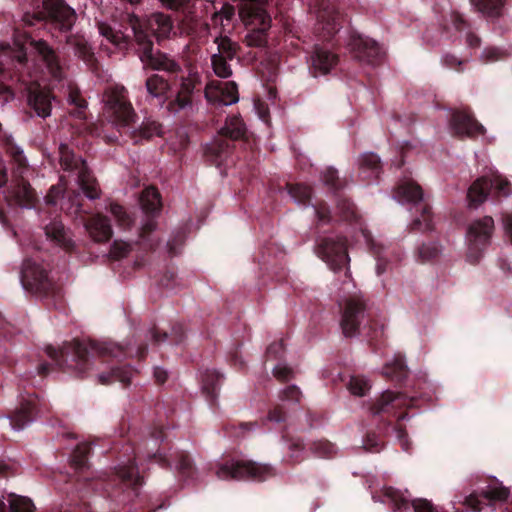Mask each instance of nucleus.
<instances>
[{"mask_svg":"<svg viewBox=\"0 0 512 512\" xmlns=\"http://www.w3.org/2000/svg\"><path fill=\"white\" fill-rule=\"evenodd\" d=\"M44 7L55 28L61 32H67L72 28L76 20L75 12L62 0H45Z\"/></svg>","mask_w":512,"mask_h":512,"instance_id":"13","label":"nucleus"},{"mask_svg":"<svg viewBox=\"0 0 512 512\" xmlns=\"http://www.w3.org/2000/svg\"><path fill=\"white\" fill-rule=\"evenodd\" d=\"M482 494L488 500L504 501L508 498L509 491L503 486H488Z\"/></svg>","mask_w":512,"mask_h":512,"instance_id":"42","label":"nucleus"},{"mask_svg":"<svg viewBox=\"0 0 512 512\" xmlns=\"http://www.w3.org/2000/svg\"><path fill=\"white\" fill-rule=\"evenodd\" d=\"M384 495L387 500L398 509L408 506V499L400 491L392 487L386 488Z\"/></svg>","mask_w":512,"mask_h":512,"instance_id":"41","label":"nucleus"},{"mask_svg":"<svg viewBox=\"0 0 512 512\" xmlns=\"http://www.w3.org/2000/svg\"><path fill=\"white\" fill-rule=\"evenodd\" d=\"M383 374L391 379L401 380L407 375V367L404 357L401 354L393 356L391 361L386 362Z\"/></svg>","mask_w":512,"mask_h":512,"instance_id":"29","label":"nucleus"},{"mask_svg":"<svg viewBox=\"0 0 512 512\" xmlns=\"http://www.w3.org/2000/svg\"><path fill=\"white\" fill-rule=\"evenodd\" d=\"M273 373L280 379H286L290 375L291 371L286 365L279 364L273 369Z\"/></svg>","mask_w":512,"mask_h":512,"instance_id":"56","label":"nucleus"},{"mask_svg":"<svg viewBox=\"0 0 512 512\" xmlns=\"http://www.w3.org/2000/svg\"><path fill=\"white\" fill-rule=\"evenodd\" d=\"M29 45L39 54L45 63L49 73L54 79L60 80L62 68L60 67L55 53L43 41H29Z\"/></svg>","mask_w":512,"mask_h":512,"instance_id":"22","label":"nucleus"},{"mask_svg":"<svg viewBox=\"0 0 512 512\" xmlns=\"http://www.w3.org/2000/svg\"><path fill=\"white\" fill-rule=\"evenodd\" d=\"M493 188L497 197H508L512 194L510 182L498 173H492L490 177H480L469 187L467 198L470 206H478L488 196L489 190Z\"/></svg>","mask_w":512,"mask_h":512,"instance_id":"8","label":"nucleus"},{"mask_svg":"<svg viewBox=\"0 0 512 512\" xmlns=\"http://www.w3.org/2000/svg\"><path fill=\"white\" fill-rule=\"evenodd\" d=\"M314 454L318 457H330L336 453V447L327 441H318L312 447Z\"/></svg>","mask_w":512,"mask_h":512,"instance_id":"45","label":"nucleus"},{"mask_svg":"<svg viewBox=\"0 0 512 512\" xmlns=\"http://www.w3.org/2000/svg\"><path fill=\"white\" fill-rule=\"evenodd\" d=\"M348 388L353 395L364 396L370 389V384L367 379L363 377H351Z\"/></svg>","mask_w":512,"mask_h":512,"instance_id":"40","label":"nucleus"},{"mask_svg":"<svg viewBox=\"0 0 512 512\" xmlns=\"http://www.w3.org/2000/svg\"><path fill=\"white\" fill-rule=\"evenodd\" d=\"M415 512H438L426 499H417L412 502Z\"/></svg>","mask_w":512,"mask_h":512,"instance_id":"52","label":"nucleus"},{"mask_svg":"<svg viewBox=\"0 0 512 512\" xmlns=\"http://www.w3.org/2000/svg\"><path fill=\"white\" fill-rule=\"evenodd\" d=\"M90 238L95 242H107L112 236V227L107 217L96 214L84 225Z\"/></svg>","mask_w":512,"mask_h":512,"instance_id":"21","label":"nucleus"},{"mask_svg":"<svg viewBox=\"0 0 512 512\" xmlns=\"http://www.w3.org/2000/svg\"><path fill=\"white\" fill-rule=\"evenodd\" d=\"M46 269L36 261L25 260L21 270V281L24 287L41 288L47 281Z\"/></svg>","mask_w":512,"mask_h":512,"instance_id":"18","label":"nucleus"},{"mask_svg":"<svg viewBox=\"0 0 512 512\" xmlns=\"http://www.w3.org/2000/svg\"><path fill=\"white\" fill-rule=\"evenodd\" d=\"M442 61L448 67H453L456 64L460 65L462 63L455 56L450 55V54L443 56Z\"/></svg>","mask_w":512,"mask_h":512,"instance_id":"58","label":"nucleus"},{"mask_svg":"<svg viewBox=\"0 0 512 512\" xmlns=\"http://www.w3.org/2000/svg\"><path fill=\"white\" fill-rule=\"evenodd\" d=\"M414 225L422 230L431 229L429 209L426 206L422 207V218L415 219Z\"/></svg>","mask_w":512,"mask_h":512,"instance_id":"51","label":"nucleus"},{"mask_svg":"<svg viewBox=\"0 0 512 512\" xmlns=\"http://www.w3.org/2000/svg\"><path fill=\"white\" fill-rule=\"evenodd\" d=\"M220 381L221 376L216 371H206L203 377V389L213 394Z\"/></svg>","mask_w":512,"mask_h":512,"instance_id":"44","label":"nucleus"},{"mask_svg":"<svg viewBox=\"0 0 512 512\" xmlns=\"http://www.w3.org/2000/svg\"><path fill=\"white\" fill-rule=\"evenodd\" d=\"M339 305L342 309L341 327L346 337L357 335L359 326L364 318V302L360 293L343 297Z\"/></svg>","mask_w":512,"mask_h":512,"instance_id":"10","label":"nucleus"},{"mask_svg":"<svg viewBox=\"0 0 512 512\" xmlns=\"http://www.w3.org/2000/svg\"><path fill=\"white\" fill-rule=\"evenodd\" d=\"M268 0H249L240 11V16L248 33L245 43L249 47H265L268 30L271 27V17L263 8Z\"/></svg>","mask_w":512,"mask_h":512,"instance_id":"3","label":"nucleus"},{"mask_svg":"<svg viewBox=\"0 0 512 512\" xmlns=\"http://www.w3.org/2000/svg\"><path fill=\"white\" fill-rule=\"evenodd\" d=\"M90 451L89 444L80 445L72 457V465L76 470H84L88 465V453Z\"/></svg>","mask_w":512,"mask_h":512,"instance_id":"37","label":"nucleus"},{"mask_svg":"<svg viewBox=\"0 0 512 512\" xmlns=\"http://www.w3.org/2000/svg\"><path fill=\"white\" fill-rule=\"evenodd\" d=\"M452 125L459 135L476 136L484 133V127L466 112L456 113Z\"/></svg>","mask_w":512,"mask_h":512,"instance_id":"23","label":"nucleus"},{"mask_svg":"<svg viewBox=\"0 0 512 512\" xmlns=\"http://www.w3.org/2000/svg\"><path fill=\"white\" fill-rule=\"evenodd\" d=\"M465 504L471 508L472 512H479L481 510L480 501L477 495L472 494L467 497Z\"/></svg>","mask_w":512,"mask_h":512,"instance_id":"55","label":"nucleus"},{"mask_svg":"<svg viewBox=\"0 0 512 512\" xmlns=\"http://www.w3.org/2000/svg\"><path fill=\"white\" fill-rule=\"evenodd\" d=\"M104 113L111 123L118 127H128L135 122L136 113L128 100L127 91L121 85L106 88L104 96Z\"/></svg>","mask_w":512,"mask_h":512,"instance_id":"5","label":"nucleus"},{"mask_svg":"<svg viewBox=\"0 0 512 512\" xmlns=\"http://www.w3.org/2000/svg\"><path fill=\"white\" fill-rule=\"evenodd\" d=\"M289 193L295 202L304 203L311 197V188L305 184H297L290 188Z\"/></svg>","mask_w":512,"mask_h":512,"instance_id":"43","label":"nucleus"},{"mask_svg":"<svg viewBox=\"0 0 512 512\" xmlns=\"http://www.w3.org/2000/svg\"><path fill=\"white\" fill-rule=\"evenodd\" d=\"M505 228L512 240V216H509L505 220Z\"/></svg>","mask_w":512,"mask_h":512,"instance_id":"64","label":"nucleus"},{"mask_svg":"<svg viewBox=\"0 0 512 512\" xmlns=\"http://www.w3.org/2000/svg\"><path fill=\"white\" fill-rule=\"evenodd\" d=\"M46 352H47L48 356L51 357L52 359H56L58 357V355H61V356L64 355V352L62 349L57 350V349L53 348L52 346L47 347Z\"/></svg>","mask_w":512,"mask_h":512,"instance_id":"61","label":"nucleus"},{"mask_svg":"<svg viewBox=\"0 0 512 512\" xmlns=\"http://www.w3.org/2000/svg\"><path fill=\"white\" fill-rule=\"evenodd\" d=\"M132 377V370L130 368H122V369H113L107 373H101L98 375L99 382L101 384L107 385L111 384L114 381H119L123 384L130 383Z\"/></svg>","mask_w":512,"mask_h":512,"instance_id":"31","label":"nucleus"},{"mask_svg":"<svg viewBox=\"0 0 512 512\" xmlns=\"http://www.w3.org/2000/svg\"><path fill=\"white\" fill-rule=\"evenodd\" d=\"M161 133V124L151 118L145 119L140 126V134L145 138L160 136Z\"/></svg>","mask_w":512,"mask_h":512,"instance_id":"39","label":"nucleus"},{"mask_svg":"<svg viewBox=\"0 0 512 512\" xmlns=\"http://www.w3.org/2000/svg\"><path fill=\"white\" fill-rule=\"evenodd\" d=\"M441 253L440 246L436 243L423 244L419 248V256L423 261L434 259Z\"/></svg>","mask_w":512,"mask_h":512,"instance_id":"46","label":"nucleus"},{"mask_svg":"<svg viewBox=\"0 0 512 512\" xmlns=\"http://www.w3.org/2000/svg\"><path fill=\"white\" fill-rule=\"evenodd\" d=\"M350 45L355 52V57L368 63H374L382 53L378 43L368 37L358 36L352 40Z\"/></svg>","mask_w":512,"mask_h":512,"instance_id":"20","label":"nucleus"},{"mask_svg":"<svg viewBox=\"0 0 512 512\" xmlns=\"http://www.w3.org/2000/svg\"><path fill=\"white\" fill-rule=\"evenodd\" d=\"M129 24L136 40L142 46L140 59L145 66L171 73L180 71V66L174 59L160 52H154L152 43L148 40V32L157 39H164L170 36L173 25L168 15L153 13L144 22L138 16L130 15Z\"/></svg>","mask_w":512,"mask_h":512,"instance_id":"1","label":"nucleus"},{"mask_svg":"<svg viewBox=\"0 0 512 512\" xmlns=\"http://www.w3.org/2000/svg\"><path fill=\"white\" fill-rule=\"evenodd\" d=\"M205 96L213 104L230 106L239 101L237 84L233 81H212L205 89Z\"/></svg>","mask_w":512,"mask_h":512,"instance_id":"12","label":"nucleus"},{"mask_svg":"<svg viewBox=\"0 0 512 512\" xmlns=\"http://www.w3.org/2000/svg\"><path fill=\"white\" fill-rule=\"evenodd\" d=\"M4 79H6V75L0 67V105L4 106L8 102H10L14 98V93L11 88L4 83Z\"/></svg>","mask_w":512,"mask_h":512,"instance_id":"47","label":"nucleus"},{"mask_svg":"<svg viewBox=\"0 0 512 512\" xmlns=\"http://www.w3.org/2000/svg\"><path fill=\"white\" fill-rule=\"evenodd\" d=\"M140 205L143 212L147 216H151L142 224V229L144 231H152L156 227L154 217L161 210V200L158 191L153 187L146 188L140 197Z\"/></svg>","mask_w":512,"mask_h":512,"instance_id":"15","label":"nucleus"},{"mask_svg":"<svg viewBox=\"0 0 512 512\" xmlns=\"http://www.w3.org/2000/svg\"><path fill=\"white\" fill-rule=\"evenodd\" d=\"M397 399L398 396L394 394L392 391H385L377 402L378 407L376 413L384 411L386 406H388L390 403L394 402Z\"/></svg>","mask_w":512,"mask_h":512,"instance_id":"50","label":"nucleus"},{"mask_svg":"<svg viewBox=\"0 0 512 512\" xmlns=\"http://www.w3.org/2000/svg\"><path fill=\"white\" fill-rule=\"evenodd\" d=\"M65 191V184L61 180V182L56 185L52 186L48 192V194L45 196L44 200L46 204L55 205L57 204L58 200L63 197Z\"/></svg>","mask_w":512,"mask_h":512,"instance_id":"48","label":"nucleus"},{"mask_svg":"<svg viewBox=\"0 0 512 512\" xmlns=\"http://www.w3.org/2000/svg\"><path fill=\"white\" fill-rule=\"evenodd\" d=\"M99 34L104 37L107 42L113 44L115 47L124 49L127 46L128 36L122 31L116 30L105 22L98 24Z\"/></svg>","mask_w":512,"mask_h":512,"instance_id":"27","label":"nucleus"},{"mask_svg":"<svg viewBox=\"0 0 512 512\" xmlns=\"http://www.w3.org/2000/svg\"><path fill=\"white\" fill-rule=\"evenodd\" d=\"M471 4L483 15L495 17L500 14V9L505 0H470Z\"/></svg>","mask_w":512,"mask_h":512,"instance_id":"32","label":"nucleus"},{"mask_svg":"<svg viewBox=\"0 0 512 512\" xmlns=\"http://www.w3.org/2000/svg\"><path fill=\"white\" fill-rule=\"evenodd\" d=\"M32 411L33 405L30 402L22 404L20 409L10 417L11 428L20 431L33 422Z\"/></svg>","mask_w":512,"mask_h":512,"instance_id":"28","label":"nucleus"},{"mask_svg":"<svg viewBox=\"0 0 512 512\" xmlns=\"http://www.w3.org/2000/svg\"><path fill=\"white\" fill-rule=\"evenodd\" d=\"M322 179H323V183L326 186H330L331 188L337 187L336 182L338 180V176H337V171L335 169H333L331 167L327 168L323 172Z\"/></svg>","mask_w":512,"mask_h":512,"instance_id":"53","label":"nucleus"},{"mask_svg":"<svg viewBox=\"0 0 512 512\" xmlns=\"http://www.w3.org/2000/svg\"><path fill=\"white\" fill-rule=\"evenodd\" d=\"M317 252L334 271L345 268L349 262L346 243L339 236L331 235L323 238L318 244Z\"/></svg>","mask_w":512,"mask_h":512,"instance_id":"11","label":"nucleus"},{"mask_svg":"<svg viewBox=\"0 0 512 512\" xmlns=\"http://www.w3.org/2000/svg\"><path fill=\"white\" fill-rule=\"evenodd\" d=\"M484 62H494L502 59L503 51L499 48H486L481 55Z\"/></svg>","mask_w":512,"mask_h":512,"instance_id":"49","label":"nucleus"},{"mask_svg":"<svg viewBox=\"0 0 512 512\" xmlns=\"http://www.w3.org/2000/svg\"><path fill=\"white\" fill-rule=\"evenodd\" d=\"M229 143L222 137L215 138L211 141L206 148L207 158L216 166H220L228 154Z\"/></svg>","mask_w":512,"mask_h":512,"instance_id":"25","label":"nucleus"},{"mask_svg":"<svg viewBox=\"0 0 512 512\" xmlns=\"http://www.w3.org/2000/svg\"><path fill=\"white\" fill-rule=\"evenodd\" d=\"M4 145L7 154L12 158L16 165L17 172L21 177L11 191L12 197L20 207L26 209L33 208L37 197L30 184L23 178L24 174L29 170L24 152L21 147L14 143V140L10 135H5Z\"/></svg>","mask_w":512,"mask_h":512,"instance_id":"4","label":"nucleus"},{"mask_svg":"<svg viewBox=\"0 0 512 512\" xmlns=\"http://www.w3.org/2000/svg\"><path fill=\"white\" fill-rule=\"evenodd\" d=\"M154 376L158 382L163 383L167 379V372L166 370L157 367L154 370Z\"/></svg>","mask_w":512,"mask_h":512,"instance_id":"59","label":"nucleus"},{"mask_svg":"<svg viewBox=\"0 0 512 512\" xmlns=\"http://www.w3.org/2000/svg\"><path fill=\"white\" fill-rule=\"evenodd\" d=\"M216 474L221 480L252 479L264 481L274 476L275 473L270 465L233 459L221 464Z\"/></svg>","mask_w":512,"mask_h":512,"instance_id":"7","label":"nucleus"},{"mask_svg":"<svg viewBox=\"0 0 512 512\" xmlns=\"http://www.w3.org/2000/svg\"><path fill=\"white\" fill-rule=\"evenodd\" d=\"M289 449H290V451H291V453H290L289 457H290L291 459H295V460H296V459H298V452H300V451L302 450V446H301V444H300V443H294V444H292V445L290 446V448H289Z\"/></svg>","mask_w":512,"mask_h":512,"instance_id":"60","label":"nucleus"},{"mask_svg":"<svg viewBox=\"0 0 512 512\" xmlns=\"http://www.w3.org/2000/svg\"><path fill=\"white\" fill-rule=\"evenodd\" d=\"M168 8L176 9L182 4V0H160Z\"/></svg>","mask_w":512,"mask_h":512,"instance_id":"62","label":"nucleus"},{"mask_svg":"<svg viewBox=\"0 0 512 512\" xmlns=\"http://www.w3.org/2000/svg\"><path fill=\"white\" fill-rule=\"evenodd\" d=\"M30 39H26L24 43L19 45V43H16V46H19V49L15 52L14 57L17 59L19 63H22L26 59V45L29 44Z\"/></svg>","mask_w":512,"mask_h":512,"instance_id":"57","label":"nucleus"},{"mask_svg":"<svg viewBox=\"0 0 512 512\" xmlns=\"http://www.w3.org/2000/svg\"><path fill=\"white\" fill-rule=\"evenodd\" d=\"M300 391L296 386H289L283 390V399L287 401L299 402Z\"/></svg>","mask_w":512,"mask_h":512,"instance_id":"54","label":"nucleus"},{"mask_svg":"<svg viewBox=\"0 0 512 512\" xmlns=\"http://www.w3.org/2000/svg\"><path fill=\"white\" fill-rule=\"evenodd\" d=\"M361 173L370 171L371 177L376 178L380 170V159L375 153H365L360 160Z\"/></svg>","mask_w":512,"mask_h":512,"instance_id":"34","label":"nucleus"},{"mask_svg":"<svg viewBox=\"0 0 512 512\" xmlns=\"http://www.w3.org/2000/svg\"><path fill=\"white\" fill-rule=\"evenodd\" d=\"M27 91L28 105L35 111L36 115L41 118L50 116L52 103L49 92L38 89L35 84H30Z\"/></svg>","mask_w":512,"mask_h":512,"instance_id":"19","label":"nucleus"},{"mask_svg":"<svg viewBox=\"0 0 512 512\" xmlns=\"http://www.w3.org/2000/svg\"><path fill=\"white\" fill-rule=\"evenodd\" d=\"M220 133L221 136H226L230 139L238 140L245 136L246 127L240 117L233 116L226 120V123L221 129Z\"/></svg>","mask_w":512,"mask_h":512,"instance_id":"30","label":"nucleus"},{"mask_svg":"<svg viewBox=\"0 0 512 512\" xmlns=\"http://www.w3.org/2000/svg\"><path fill=\"white\" fill-rule=\"evenodd\" d=\"M218 54H213L211 61L214 73L221 78H227L232 75V69L227 60L235 55V48L230 40L222 38L218 43Z\"/></svg>","mask_w":512,"mask_h":512,"instance_id":"16","label":"nucleus"},{"mask_svg":"<svg viewBox=\"0 0 512 512\" xmlns=\"http://www.w3.org/2000/svg\"><path fill=\"white\" fill-rule=\"evenodd\" d=\"M311 72L316 77L328 74L338 63V57L331 50L323 46H315L310 57Z\"/></svg>","mask_w":512,"mask_h":512,"instance_id":"17","label":"nucleus"},{"mask_svg":"<svg viewBox=\"0 0 512 512\" xmlns=\"http://www.w3.org/2000/svg\"><path fill=\"white\" fill-rule=\"evenodd\" d=\"M76 354L79 358L83 359L87 362V356H102V355H112L114 357H118L122 351V346L111 343V342H76Z\"/></svg>","mask_w":512,"mask_h":512,"instance_id":"14","label":"nucleus"},{"mask_svg":"<svg viewBox=\"0 0 512 512\" xmlns=\"http://www.w3.org/2000/svg\"><path fill=\"white\" fill-rule=\"evenodd\" d=\"M108 210L120 226L124 228L130 226L132 219L122 206L111 202Z\"/></svg>","mask_w":512,"mask_h":512,"instance_id":"38","label":"nucleus"},{"mask_svg":"<svg viewBox=\"0 0 512 512\" xmlns=\"http://www.w3.org/2000/svg\"><path fill=\"white\" fill-rule=\"evenodd\" d=\"M119 478L130 486L141 484V479L138 474V469L133 465L119 466L117 469Z\"/></svg>","mask_w":512,"mask_h":512,"instance_id":"35","label":"nucleus"},{"mask_svg":"<svg viewBox=\"0 0 512 512\" xmlns=\"http://www.w3.org/2000/svg\"><path fill=\"white\" fill-rule=\"evenodd\" d=\"M494 228V221L491 217H484L470 224L466 240L468 245V260L476 263L481 253L490 243V238Z\"/></svg>","mask_w":512,"mask_h":512,"instance_id":"9","label":"nucleus"},{"mask_svg":"<svg viewBox=\"0 0 512 512\" xmlns=\"http://www.w3.org/2000/svg\"><path fill=\"white\" fill-rule=\"evenodd\" d=\"M67 101L69 104L75 106V111L72 113L77 117H82L84 110L87 107L86 100L80 95L78 89L69 87Z\"/></svg>","mask_w":512,"mask_h":512,"instance_id":"36","label":"nucleus"},{"mask_svg":"<svg viewBox=\"0 0 512 512\" xmlns=\"http://www.w3.org/2000/svg\"><path fill=\"white\" fill-rule=\"evenodd\" d=\"M423 197L422 190L420 186H418L413 181H404L401 183L396 192L395 199H398L400 203L404 202H412L417 203L421 201Z\"/></svg>","mask_w":512,"mask_h":512,"instance_id":"24","label":"nucleus"},{"mask_svg":"<svg viewBox=\"0 0 512 512\" xmlns=\"http://www.w3.org/2000/svg\"><path fill=\"white\" fill-rule=\"evenodd\" d=\"M45 234L47 238L55 241L60 246L65 248L73 245L69 233L65 230L60 221H53L45 227Z\"/></svg>","mask_w":512,"mask_h":512,"instance_id":"26","label":"nucleus"},{"mask_svg":"<svg viewBox=\"0 0 512 512\" xmlns=\"http://www.w3.org/2000/svg\"><path fill=\"white\" fill-rule=\"evenodd\" d=\"M59 162L64 170L77 174L76 181L88 199L95 200L100 197L98 184L88 171L85 161L82 158H76L66 144L59 146Z\"/></svg>","mask_w":512,"mask_h":512,"instance_id":"6","label":"nucleus"},{"mask_svg":"<svg viewBox=\"0 0 512 512\" xmlns=\"http://www.w3.org/2000/svg\"><path fill=\"white\" fill-rule=\"evenodd\" d=\"M7 501L9 503L11 512H33L34 511V504L27 497L16 495L14 493H10L8 495Z\"/></svg>","mask_w":512,"mask_h":512,"instance_id":"33","label":"nucleus"},{"mask_svg":"<svg viewBox=\"0 0 512 512\" xmlns=\"http://www.w3.org/2000/svg\"><path fill=\"white\" fill-rule=\"evenodd\" d=\"M118 246H119L118 244H116V243L114 244V252L113 253L117 257H122V256H124L128 252V248L129 247H128V245L124 244V245L121 246L120 251L116 252V249H117Z\"/></svg>","mask_w":512,"mask_h":512,"instance_id":"63","label":"nucleus"},{"mask_svg":"<svg viewBox=\"0 0 512 512\" xmlns=\"http://www.w3.org/2000/svg\"><path fill=\"white\" fill-rule=\"evenodd\" d=\"M198 82V76L195 73H184L175 79L173 84L158 75H153L146 81L148 93L160 100V104L168 102V107L173 112L189 106L191 104V95Z\"/></svg>","mask_w":512,"mask_h":512,"instance_id":"2","label":"nucleus"}]
</instances>
